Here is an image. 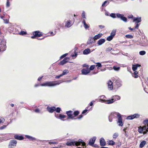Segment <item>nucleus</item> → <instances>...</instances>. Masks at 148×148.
<instances>
[{
	"label": "nucleus",
	"instance_id": "1",
	"mask_svg": "<svg viewBox=\"0 0 148 148\" xmlns=\"http://www.w3.org/2000/svg\"><path fill=\"white\" fill-rule=\"evenodd\" d=\"M113 83L114 86L117 88L119 87L122 85L121 81H120L119 79H115L113 81V82H112L110 80H109L108 84V88L110 90H112L113 89Z\"/></svg>",
	"mask_w": 148,
	"mask_h": 148
},
{
	"label": "nucleus",
	"instance_id": "2",
	"mask_svg": "<svg viewBox=\"0 0 148 148\" xmlns=\"http://www.w3.org/2000/svg\"><path fill=\"white\" fill-rule=\"evenodd\" d=\"M66 144L69 146H71L75 145L76 146L81 145V146L83 147L86 145L85 143L83 142L82 140L81 139H79L78 142H67Z\"/></svg>",
	"mask_w": 148,
	"mask_h": 148
},
{
	"label": "nucleus",
	"instance_id": "3",
	"mask_svg": "<svg viewBox=\"0 0 148 148\" xmlns=\"http://www.w3.org/2000/svg\"><path fill=\"white\" fill-rule=\"evenodd\" d=\"M62 82L61 81L54 82H46L44 83L41 84L40 85L41 86H47L51 87L59 85Z\"/></svg>",
	"mask_w": 148,
	"mask_h": 148
},
{
	"label": "nucleus",
	"instance_id": "4",
	"mask_svg": "<svg viewBox=\"0 0 148 148\" xmlns=\"http://www.w3.org/2000/svg\"><path fill=\"white\" fill-rule=\"evenodd\" d=\"M116 16L117 18H120L121 20L123 21L124 22H127V18L126 17L124 16V15L123 14L117 13Z\"/></svg>",
	"mask_w": 148,
	"mask_h": 148
},
{
	"label": "nucleus",
	"instance_id": "5",
	"mask_svg": "<svg viewBox=\"0 0 148 148\" xmlns=\"http://www.w3.org/2000/svg\"><path fill=\"white\" fill-rule=\"evenodd\" d=\"M140 115L138 114H135L128 116L126 119L129 120H132L134 118H137L140 117Z\"/></svg>",
	"mask_w": 148,
	"mask_h": 148
},
{
	"label": "nucleus",
	"instance_id": "6",
	"mask_svg": "<svg viewBox=\"0 0 148 148\" xmlns=\"http://www.w3.org/2000/svg\"><path fill=\"white\" fill-rule=\"evenodd\" d=\"M17 143L16 141L14 139L11 140L10 143L9 145V148H13L16 146Z\"/></svg>",
	"mask_w": 148,
	"mask_h": 148
},
{
	"label": "nucleus",
	"instance_id": "7",
	"mask_svg": "<svg viewBox=\"0 0 148 148\" xmlns=\"http://www.w3.org/2000/svg\"><path fill=\"white\" fill-rule=\"evenodd\" d=\"M73 112L71 110H69L66 112V114L68 116L67 119H65V120H67L68 119H73L74 117L73 116L72 113Z\"/></svg>",
	"mask_w": 148,
	"mask_h": 148
},
{
	"label": "nucleus",
	"instance_id": "8",
	"mask_svg": "<svg viewBox=\"0 0 148 148\" xmlns=\"http://www.w3.org/2000/svg\"><path fill=\"white\" fill-rule=\"evenodd\" d=\"M95 42L94 37H90L88 40L87 43L88 45H90Z\"/></svg>",
	"mask_w": 148,
	"mask_h": 148
},
{
	"label": "nucleus",
	"instance_id": "9",
	"mask_svg": "<svg viewBox=\"0 0 148 148\" xmlns=\"http://www.w3.org/2000/svg\"><path fill=\"white\" fill-rule=\"evenodd\" d=\"M70 58H69L67 57H66L62 61H61L60 63V64L62 65H63L64 64H66L67 62H68L67 60H69Z\"/></svg>",
	"mask_w": 148,
	"mask_h": 148
},
{
	"label": "nucleus",
	"instance_id": "10",
	"mask_svg": "<svg viewBox=\"0 0 148 148\" xmlns=\"http://www.w3.org/2000/svg\"><path fill=\"white\" fill-rule=\"evenodd\" d=\"M96 139V137H93L90 140L89 142V144L91 146L92 145L94 144V143L95 142Z\"/></svg>",
	"mask_w": 148,
	"mask_h": 148
},
{
	"label": "nucleus",
	"instance_id": "11",
	"mask_svg": "<svg viewBox=\"0 0 148 148\" xmlns=\"http://www.w3.org/2000/svg\"><path fill=\"white\" fill-rule=\"evenodd\" d=\"M47 110L50 112V113H52L54 111L56 110V107H49V106H48L47 107Z\"/></svg>",
	"mask_w": 148,
	"mask_h": 148
},
{
	"label": "nucleus",
	"instance_id": "12",
	"mask_svg": "<svg viewBox=\"0 0 148 148\" xmlns=\"http://www.w3.org/2000/svg\"><path fill=\"white\" fill-rule=\"evenodd\" d=\"M143 130V133L144 134H146L148 132V124L147 125H145L142 127Z\"/></svg>",
	"mask_w": 148,
	"mask_h": 148
},
{
	"label": "nucleus",
	"instance_id": "13",
	"mask_svg": "<svg viewBox=\"0 0 148 148\" xmlns=\"http://www.w3.org/2000/svg\"><path fill=\"white\" fill-rule=\"evenodd\" d=\"M55 116L57 118H59L61 120L63 121L65 120L62 119H64L66 117V116L64 115H62L61 114H56Z\"/></svg>",
	"mask_w": 148,
	"mask_h": 148
},
{
	"label": "nucleus",
	"instance_id": "14",
	"mask_svg": "<svg viewBox=\"0 0 148 148\" xmlns=\"http://www.w3.org/2000/svg\"><path fill=\"white\" fill-rule=\"evenodd\" d=\"M100 145L101 146H104L106 145V142L103 138H101L100 140Z\"/></svg>",
	"mask_w": 148,
	"mask_h": 148
},
{
	"label": "nucleus",
	"instance_id": "15",
	"mask_svg": "<svg viewBox=\"0 0 148 148\" xmlns=\"http://www.w3.org/2000/svg\"><path fill=\"white\" fill-rule=\"evenodd\" d=\"M25 136L30 141H34L37 140L35 138L29 135H26Z\"/></svg>",
	"mask_w": 148,
	"mask_h": 148
},
{
	"label": "nucleus",
	"instance_id": "16",
	"mask_svg": "<svg viewBox=\"0 0 148 148\" xmlns=\"http://www.w3.org/2000/svg\"><path fill=\"white\" fill-rule=\"evenodd\" d=\"M90 72V70L88 69H84L82 70V73L83 75H86Z\"/></svg>",
	"mask_w": 148,
	"mask_h": 148
},
{
	"label": "nucleus",
	"instance_id": "17",
	"mask_svg": "<svg viewBox=\"0 0 148 148\" xmlns=\"http://www.w3.org/2000/svg\"><path fill=\"white\" fill-rule=\"evenodd\" d=\"M117 123H119V125L121 126L123 125V123L122 122V118L121 116H120L118 118Z\"/></svg>",
	"mask_w": 148,
	"mask_h": 148
},
{
	"label": "nucleus",
	"instance_id": "18",
	"mask_svg": "<svg viewBox=\"0 0 148 148\" xmlns=\"http://www.w3.org/2000/svg\"><path fill=\"white\" fill-rule=\"evenodd\" d=\"M14 138L16 139L20 140H22L24 139V137L22 136H19L17 134L14 135Z\"/></svg>",
	"mask_w": 148,
	"mask_h": 148
},
{
	"label": "nucleus",
	"instance_id": "19",
	"mask_svg": "<svg viewBox=\"0 0 148 148\" xmlns=\"http://www.w3.org/2000/svg\"><path fill=\"white\" fill-rule=\"evenodd\" d=\"M39 31H36L33 33V35L35 36L36 37H40L42 35V34H40Z\"/></svg>",
	"mask_w": 148,
	"mask_h": 148
},
{
	"label": "nucleus",
	"instance_id": "20",
	"mask_svg": "<svg viewBox=\"0 0 148 148\" xmlns=\"http://www.w3.org/2000/svg\"><path fill=\"white\" fill-rule=\"evenodd\" d=\"M105 41L104 39H101L99 40L97 42V44L99 45H101Z\"/></svg>",
	"mask_w": 148,
	"mask_h": 148
},
{
	"label": "nucleus",
	"instance_id": "21",
	"mask_svg": "<svg viewBox=\"0 0 148 148\" xmlns=\"http://www.w3.org/2000/svg\"><path fill=\"white\" fill-rule=\"evenodd\" d=\"M90 50L89 48H87L86 49H85L83 52V54L85 55H87L89 53H90Z\"/></svg>",
	"mask_w": 148,
	"mask_h": 148
},
{
	"label": "nucleus",
	"instance_id": "22",
	"mask_svg": "<svg viewBox=\"0 0 148 148\" xmlns=\"http://www.w3.org/2000/svg\"><path fill=\"white\" fill-rule=\"evenodd\" d=\"M133 21L136 22L137 23H139L141 21V18L140 17L135 18L133 19Z\"/></svg>",
	"mask_w": 148,
	"mask_h": 148
},
{
	"label": "nucleus",
	"instance_id": "23",
	"mask_svg": "<svg viewBox=\"0 0 148 148\" xmlns=\"http://www.w3.org/2000/svg\"><path fill=\"white\" fill-rule=\"evenodd\" d=\"M102 35L103 34H99L95 36L94 37V38L95 40H97L100 38Z\"/></svg>",
	"mask_w": 148,
	"mask_h": 148
},
{
	"label": "nucleus",
	"instance_id": "24",
	"mask_svg": "<svg viewBox=\"0 0 148 148\" xmlns=\"http://www.w3.org/2000/svg\"><path fill=\"white\" fill-rule=\"evenodd\" d=\"M111 113L113 114L112 115L114 117L117 116L119 118L120 116H121V114L119 113L113 112Z\"/></svg>",
	"mask_w": 148,
	"mask_h": 148
},
{
	"label": "nucleus",
	"instance_id": "25",
	"mask_svg": "<svg viewBox=\"0 0 148 148\" xmlns=\"http://www.w3.org/2000/svg\"><path fill=\"white\" fill-rule=\"evenodd\" d=\"M146 143V141L145 140H143L140 144L139 147L140 148L143 147L145 145Z\"/></svg>",
	"mask_w": 148,
	"mask_h": 148
},
{
	"label": "nucleus",
	"instance_id": "26",
	"mask_svg": "<svg viewBox=\"0 0 148 148\" xmlns=\"http://www.w3.org/2000/svg\"><path fill=\"white\" fill-rule=\"evenodd\" d=\"M120 99V97L118 95H115L113 97V99H114V101L117 100H119Z\"/></svg>",
	"mask_w": 148,
	"mask_h": 148
},
{
	"label": "nucleus",
	"instance_id": "27",
	"mask_svg": "<svg viewBox=\"0 0 148 148\" xmlns=\"http://www.w3.org/2000/svg\"><path fill=\"white\" fill-rule=\"evenodd\" d=\"M116 32V29L113 30L110 34V35L113 37L115 35Z\"/></svg>",
	"mask_w": 148,
	"mask_h": 148
},
{
	"label": "nucleus",
	"instance_id": "28",
	"mask_svg": "<svg viewBox=\"0 0 148 148\" xmlns=\"http://www.w3.org/2000/svg\"><path fill=\"white\" fill-rule=\"evenodd\" d=\"M113 114H111L108 117L109 121L110 122H111L112 121L113 118H114V117L112 115Z\"/></svg>",
	"mask_w": 148,
	"mask_h": 148
},
{
	"label": "nucleus",
	"instance_id": "29",
	"mask_svg": "<svg viewBox=\"0 0 148 148\" xmlns=\"http://www.w3.org/2000/svg\"><path fill=\"white\" fill-rule=\"evenodd\" d=\"M106 103L107 104H110L113 103L114 102V99H110L106 101Z\"/></svg>",
	"mask_w": 148,
	"mask_h": 148
},
{
	"label": "nucleus",
	"instance_id": "30",
	"mask_svg": "<svg viewBox=\"0 0 148 148\" xmlns=\"http://www.w3.org/2000/svg\"><path fill=\"white\" fill-rule=\"evenodd\" d=\"M138 72L136 71H135L134 74H133L132 75L135 78H137L138 77V75H137V74H138Z\"/></svg>",
	"mask_w": 148,
	"mask_h": 148
},
{
	"label": "nucleus",
	"instance_id": "31",
	"mask_svg": "<svg viewBox=\"0 0 148 148\" xmlns=\"http://www.w3.org/2000/svg\"><path fill=\"white\" fill-rule=\"evenodd\" d=\"M69 72V71H68L67 70H65L63 71V73L61 74L62 75V76L63 75H65L66 74L68 73Z\"/></svg>",
	"mask_w": 148,
	"mask_h": 148
},
{
	"label": "nucleus",
	"instance_id": "32",
	"mask_svg": "<svg viewBox=\"0 0 148 148\" xmlns=\"http://www.w3.org/2000/svg\"><path fill=\"white\" fill-rule=\"evenodd\" d=\"M146 51H142L139 52V54L140 55H144L146 54Z\"/></svg>",
	"mask_w": 148,
	"mask_h": 148
},
{
	"label": "nucleus",
	"instance_id": "33",
	"mask_svg": "<svg viewBox=\"0 0 148 148\" xmlns=\"http://www.w3.org/2000/svg\"><path fill=\"white\" fill-rule=\"evenodd\" d=\"M143 131V130L142 127H139L138 129V132L140 133H142Z\"/></svg>",
	"mask_w": 148,
	"mask_h": 148
},
{
	"label": "nucleus",
	"instance_id": "34",
	"mask_svg": "<svg viewBox=\"0 0 148 148\" xmlns=\"http://www.w3.org/2000/svg\"><path fill=\"white\" fill-rule=\"evenodd\" d=\"M113 69L116 71H119L120 69V67L114 66L113 67Z\"/></svg>",
	"mask_w": 148,
	"mask_h": 148
},
{
	"label": "nucleus",
	"instance_id": "35",
	"mask_svg": "<svg viewBox=\"0 0 148 148\" xmlns=\"http://www.w3.org/2000/svg\"><path fill=\"white\" fill-rule=\"evenodd\" d=\"M115 142L113 140H109L108 142V144L109 145H113L115 144Z\"/></svg>",
	"mask_w": 148,
	"mask_h": 148
},
{
	"label": "nucleus",
	"instance_id": "36",
	"mask_svg": "<svg viewBox=\"0 0 148 148\" xmlns=\"http://www.w3.org/2000/svg\"><path fill=\"white\" fill-rule=\"evenodd\" d=\"M113 37L111 35L108 36L107 38V40L109 41H110L113 39Z\"/></svg>",
	"mask_w": 148,
	"mask_h": 148
},
{
	"label": "nucleus",
	"instance_id": "37",
	"mask_svg": "<svg viewBox=\"0 0 148 148\" xmlns=\"http://www.w3.org/2000/svg\"><path fill=\"white\" fill-rule=\"evenodd\" d=\"M119 136L118 133H115L113 135V138H116Z\"/></svg>",
	"mask_w": 148,
	"mask_h": 148
},
{
	"label": "nucleus",
	"instance_id": "38",
	"mask_svg": "<svg viewBox=\"0 0 148 148\" xmlns=\"http://www.w3.org/2000/svg\"><path fill=\"white\" fill-rule=\"evenodd\" d=\"M1 43L3 45H6V40L5 39H3L1 41Z\"/></svg>",
	"mask_w": 148,
	"mask_h": 148
},
{
	"label": "nucleus",
	"instance_id": "39",
	"mask_svg": "<svg viewBox=\"0 0 148 148\" xmlns=\"http://www.w3.org/2000/svg\"><path fill=\"white\" fill-rule=\"evenodd\" d=\"M79 113V112L78 111H75L73 113V114L75 116H76L78 115Z\"/></svg>",
	"mask_w": 148,
	"mask_h": 148
},
{
	"label": "nucleus",
	"instance_id": "40",
	"mask_svg": "<svg viewBox=\"0 0 148 148\" xmlns=\"http://www.w3.org/2000/svg\"><path fill=\"white\" fill-rule=\"evenodd\" d=\"M110 16L111 17H112L113 18H116V14L115 13H111L110 14Z\"/></svg>",
	"mask_w": 148,
	"mask_h": 148
},
{
	"label": "nucleus",
	"instance_id": "41",
	"mask_svg": "<svg viewBox=\"0 0 148 148\" xmlns=\"http://www.w3.org/2000/svg\"><path fill=\"white\" fill-rule=\"evenodd\" d=\"M71 23L70 21H68L67 23L65 25V26L69 27L70 26Z\"/></svg>",
	"mask_w": 148,
	"mask_h": 148
},
{
	"label": "nucleus",
	"instance_id": "42",
	"mask_svg": "<svg viewBox=\"0 0 148 148\" xmlns=\"http://www.w3.org/2000/svg\"><path fill=\"white\" fill-rule=\"evenodd\" d=\"M108 1H105L102 4V7L104 6H106L107 5Z\"/></svg>",
	"mask_w": 148,
	"mask_h": 148
},
{
	"label": "nucleus",
	"instance_id": "43",
	"mask_svg": "<svg viewBox=\"0 0 148 148\" xmlns=\"http://www.w3.org/2000/svg\"><path fill=\"white\" fill-rule=\"evenodd\" d=\"M143 123L145 125H147L148 124V119L144 120L143 121Z\"/></svg>",
	"mask_w": 148,
	"mask_h": 148
},
{
	"label": "nucleus",
	"instance_id": "44",
	"mask_svg": "<svg viewBox=\"0 0 148 148\" xmlns=\"http://www.w3.org/2000/svg\"><path fill=\"white\" fill-rule=\"evenodd\" d=\"M61 110V109L59 107H57L56 109V108L55 111L58 113H60Z\"/></svg>",
	"mask_w": 148,
	"mask_h": 148
},
{
	"label": "nucleus",
	"instance_id": "45",
	"mask_svg": "<svg viewBox=\"0 0 148 148\" xmlns=\"http://www.w3.org/2000/svg\"><path fill=\"white\" fill-rule=\"evenodd\" d=\"M126 38H133L132 36L131 35H127L125 36Z\"/></svg>",
	"mask_w": 148,
	"mask_h": 148
},
{
	"label": "nucleus",
	"instance_id": "46",
	"mask_svg": "<svg viewBox=\"0 0 148 148\" xmlns=\"http://www.w3.org/2000/svg\"><path fill=\"white\" fill-rule=\"evenodd\" d=\"M96 66H98V67L97 68L98 69H99L98 67H101L102 66V65L99 62H98L97 63V64L96 65Z\"/></svg>",
	"mask_w": 148,
	"mask_h": 148
},
{
	"label": "nucleus",
	"instance_id": "47",
	"mask_svg": "<svg viewBox=\"0 0 148 148\" xmlns=\"http://www.w3.org/2000/svg\"><path fill=\"white\" fill-rule=\"evenodd\" d=\"M112 49V48L110 47H109L106 49V51L107 52H109Z\"/></svg>",
	"mask_w": 148,
	"mask_h": 148
},
{
	"label": "nucleus",
	"instance_id": "48",
	"mask_svg": "<svg viewBox=\"0 0 148 148\" xmlns=\"http://www.w3.org/2000/svg\"><path fill=\"white\" fill-rule=\"evenodd\" d=\"M132 69L133 71H135L137 69V68L136 67L135 65H133L132 66Z\"/></svg>",
	"mask_w": 148,
	"mask_h": 148
},
{
	"label": "nucleus",
	"instance_id": "49",
	"mask_svg": "<svg viewBox=\"0 0 148 148\" xmlns=\"http://www.w3.org/2000/svg\"><path fill=\"white\" fill-rule=\"evenodd\" d=\"M95 67V65H92L90 66L89 68V70L90 71V70H93Z\"/></svg>",
	"mask_w": 148,
	"mask_h": 148
},
{
	"label": "nucleus",
	"instance_id": "50",
	"mask_svg": "<svg viewBox=\"0 0 148 148\" xmlns=\"http://www.w3.org/2000/svg\"><path fill=\"white\" fill-rule=\"evenodd\" d=\"M68 55V53H66L62 55L60 57V59H62Z\"/></svg>",
	"mask_w": 148,
	"mask_h": 148
},
{
	"label": "nucleus",
	"instance_id": "51",
	"mask_svg": "<svg viewBox=\"0 0 148 148\" xmlns=\"http://www.w3.org/2000/svg\"><path fill=\"white\" fill-rule=\"evenodd\" d=\"M4 21V23L5 24L8 23L9 22V20L7 19H3Z\"/></svg>",
	"mask_w": 148,
	"mask_h": 148
},
{
	"label": "nucleus",
	"instance_id": "52",
	"mask_svg": "<svg viewBox=\"0 0 148 148\" xmlns=\"http://www.w3.org/2000/svg\"><path fill=\"white\" fill-rule=\"evenodd\" d=\"M20 34L21 35H25L27 34V33L26 32L24 31H21L20 33Z\"/></svg>",
	"mask_w": 148,
	"mask_h": 148
},
{
	"label": "nucleus",
	"instance_id": "53",
	"mask_svg": "<svg viewBox=\"0 0 148 148\" xmlns=\"http://www.w3.org/2000/svg\"><path fill=\"white\" fill-rule=\"evenodd\" d=\"M6 45H3V47L2 48V49L3 50V51L6 50Z\"/></svg>",
	"mask_w": 148,
	"mask_h": 148
},
{
	"label": "nucleus",
	"instance_id": "54",
	"mask_svg": "<svg viewBox=\"0 0 148 148\" xmlns=\"http://www.w3.org/2000/svg\"><path fill=\"white\" fill-rule=\"evenodd\" d=\"M84 27L85 29H87L89 27L88 25L86 23L84 25Z\"/></svg>",
	"mask_w": 148,
	"mask_h": 148
},
{
	"label": "nucleus",
	"instance_id": "55",
	"mask_svg": "<svg viewBox=\"0 0 148 148\" xmlns=\"http://www.w3.org/2000/svg\"><path fill=\"white\" fill-rule=\"evenodd\" d=\"M83 115H82V114H81V115H79L78 117H77L76 118L74 119H81L83 117Z\"/></svg>",
	"mask_w": 148,
	"mask_h": 148
},
{
	"label": "nucleus",
	"instance_id": "56",
	"mask_svg": "<svg viewBox=\"0 0 148 148\" xmlns=\"http://www.w3.org/2000/svg\"><path fill=\"white\" fill-rule=\"evenodd\" d=\"M10 5V2L8 0H7V3L6 4V6L7 7H9Z\"/></svg>",
	"mask_w": 148,
	"mask_h": 148
},
{
	"label": "nucleus",
	"instance_id": "57",
	"mask_svg": "<svg viewBox=\"0 0 148 148\" xmlns=\"http://www.w3.org/2000/svg\"><path fill=\"white\" fill-rule=\"evenodd\" d=\"M5 121L4 119L2 117L0 118V123L2 122H3Z\"/></svg>",
	"mask_w": 148,
	"mask_h": 148
},
{
	"label": "nucleus",
	"instance_id": "58",
	"mask_svg": "<svg viewBox=\"0 0 148 148\" xmlns=\"http://www.w3.org/2000/svg\"><path fill=\"white\" fill-rule=\"evenodd\" d=\"M82 16L83 18H86V16L84 12H83L82 14Z\"/></svg>",
	"mask_w": 148,
	"mask_h": 148
},
{
	"label": "nucleus",
	"instance_id": "59",
	"mask_svg": "<svg viewBox=\"0 0 148 148\" xmlns=\"http://www.w3.org/2000/svg\"><path fill=\"white\" fill-rule=\"evenodd\" d=\"M6 127V125H3L0 127V129H1V130L3 129L4 128H5V127Z\"/></svg>",
	"mask_w": 148,
	"mask_h": 148
},
{
	"label": "nucleus",
	"instance_id": "60",
	"mask_svg": "<svg viewBox=\"0 0 148 148\" xmlns=\"http://www.w3.org/2000/svg\"><path fill=\"white\" fill-rule=\"evenodd\" d=\"M49 143L51 144H55L57 143L54 141H50L49 142Z\"/></svg>",
	"mask_w": 148,
	"mask_h": 148
},
{
	"label": "nucleus",
	"instance_id": "61",
	"mask_svg": "<svg viewBox=\"0 0 148 148\" xmlns=\"http://www.w3.org/2000/svg\"><path fill=\"white\" fill-rule=\"evenodd\" d=\"M62 76V75L61 74L59 75L56 76V77H55V78L56 79H58Z\"/></svg>",
	"mask_w": 148,
	"mask_h": 148
},
{
	"label": "nucleus",
	"instance_id": "62",
	"mask_svg": "<svg viewBox=\"0 0 148 148\" xmlns=\"http://www.w3.org/2000/svg\"><path fill=\"white\" fill-rule=\"evenodd\" d=\"M87 111V110L86 109L85 110H83V112H82V114H84L86 113V112Z\"/></svg>",
	"mask_w": 148,
	"mask_h": 148
},
{
	"label": "nucleus",
	"instance_id": "63",
	"mask_svg": "<svg viewBox=\"0 0 148 148\" xmlns=\"http://www.w3.org/2000/svg\"><path fill=\"white\" fill-rule=\"evenodd\" d=\"M36 112L38 113L40 112V110L38 109H36L35 110Z\"/></svg>",
	"mask_w": 148,
	"mask_h": 148
},
{
	"label": "nucleus",
	"instance_id": "64",
	"mask_svg": "<svg viewBox=\"0 0 148 148\" xmlns=\"http://www.w3.org/2000/svg\"><path fill=\"white\" fill-rule=\"evenodd\" d=\"M99 27L100 29H103L105 27V26L103 25H99Z\"/></svg>",
	"mask_w": 148,
	"mask_h": 148
}]
</instances>
